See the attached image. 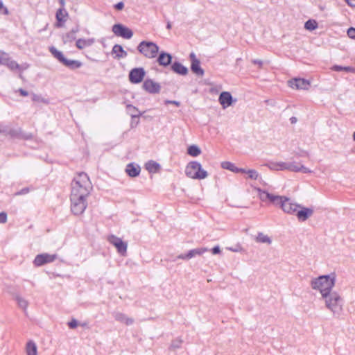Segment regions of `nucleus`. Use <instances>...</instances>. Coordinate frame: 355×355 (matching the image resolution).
I'll return each mask as SVG.
<instances>
[{
  "mask_svg": "<svg viewBox=\"0 0 355 355\" xmlns=\"http://www.w3.org/2000/svg\"><path fill=\"white\" fill-rule=\"evenodd\" d=\"M336 279V273L331 272L329 275H320L316 278H313L310 284L313 290L320 291L322 297H326L329 293L333 292L332 289L335 286Z\"/></svg>",
  "mask_w": 355,
  "mask_h": 355,
  "instance_id": "nucleus-1",
  "label": "nucleus"
},
{
  "mask_svg": "<svg viewBox=\"0 0 355 355\" xmlns=\"http://www.w3.org/2000/svg\"><path fill=\"white\" fill-rule=\"evenodd\" d=\"M71 194L88 197L92 190V184L89 176L85 172L78 173L73 179Z\"/></svg>",
  "mask_w": 355,
  "mask_h": 355,
  "instance_id": "nucleus-2",
  "label": "nucleus"
},
{
  "mask_svg": "<svg viewBox=\"0 0 355 355\" xmlns=\"http://www.w3.org/2000/svg\"><path fill=\"white\" fill-rule=\"evenodd\" d=\"M325 302V306L329 309L334 315H339L343 308V299L336 291L329 293L326 297H322Z\"/></svg>",
  "mask_w": 355,
  "mask_h": 355,
  "instance_id": "nucleus-3",
  "label": "nucleus"
},
{
  "mask_svg": "<svg viewBox=\"0 0 355 355\" xmlns=\"http://www.w3.org/2000/svg\"><path fill=\"white\" fill-rule=\"evenodd\" d=\"M87 197L70 194L71 211L75 216L83 214L87 207Z\"/></svg>",
  "mask_w": 355,
  "mask_h": 355,
  "instance_id": "nucleus-4",
  "label": "nucleus"
},
{
  "mask_svg": "<svg viewBox=\"0 0 355 355\" xmlns=\"http://www.w3.org/2000/svg\"><path fill=\"white\" fill-rule=\"evenodd\" d=\"M4 130L5 131L3 132V135L6 137H9L10 139L28 141L32 140L34 138L33 133L25 132L21 128H15L9 125L5 124Z\"/></svg>",
  "mask_w": 355,
  "mask_h": 355,
  "instance_id": "nucleus-5",
  "label": "nucleus"
},
{
  "mask_svg": "<svg viewBox=\"0 0 355 355\" xmlns=\"http://www.w3.org/2000/svg\"><path fill=\"white\" fill-rule=\"evenodd\" d=\"M137 50L147 58H155L159 52V46L153 42L142 41L137 46Z\"/></svg>",
  "mask_w": 355,
  "mask_h": 355,
  "instance_id": "nucleus-6",
  "label": "nucleus"
},
{
  "mask_svg": "<svg viewBox=\"0 0 355 355\" xmlns=\"http://www.w3.org/2000/svg\"><path fill=\"white\" fill-rule=\"evenodd\" d=\"M0 64L7 67L11 71H22L26 67L20 66L17 62L13 60L10 55L3 51H0Z\"/></svg>",
  "mask_w": 355,
  "mask_h": 355,
  "instance_id": "nucleus-7",
  "label": "nucleus"
},
{
  "mask_svg": "<svg viewBox=\"0 0 355 355\" xmlns=\"http://www.w3.org/2000/svg\"><path fill=\"white\" fill-rule=\"evenodd\" d=\"M107 240L116 248L118 253L123 256L125 255L128 248L127 243L114 234L108 236Z\"/></svg>",
  "mask_w": 355,
  "mask_h": 355,
  "instance_id": "nucleus-8",
  "label": "nucleus"
},
{
  "mask_svg": "<svg viewBox=\"0 0 355 355\" xmlns=\"http://www.w3.org/2000/svg\"><path fill=\"white\" fill-rule=\"evenodd\" d=\"M112 31L115 35L125 39H130L133 35V32L121 24H114Z\"/></svg>",
  "mask_w": 355,
  "mask_h": 355,
  "instance_id": "nucleus-9",
  "label": "nucleus"
},
{
  "mask_svg": "<svg viewBox=\"0 0 355 355\" xmlns=\"http://www.w3.org/2000/svg\"><path fill=\"white\" fill-rule=\"evenodd\" d=\"M57 258V254H50L48 253H42L37 254L34 260H33V264L36 267L42 266L44 264L51 263L54 261Z\"/></svg>",
  "mask_w": 355,
  "mask_h": 355,
  "instance_id": "nucleus-10",
  "label": "nucleus"
},
{
  "mask_svg": "<svg viewBox=\"0 0 355 355\" xmlns=\"http://www.w3.org/2000/svg\"><path fill=\"white\" fill-rule=\"evenodd\" d=\"M146 75L145 70L142 67L134 68L129 73V80L132 83H141Z\"/></svg>",
  "mask_w": 355,
  "mask_h": 355,
  "instance_id": "nucleus-11",
  "label": "nucleus"
},
{
  "mask_svg": "<svg viewBox=\"0 0 355 355\" xmlns=\"http://www.w3.org/2000/svg\"><path fill=\"white\" fill-rule=\"evenodd\" d=\"M298 207H300V205L293 203L290 198L286 196L281 206V208L284 212L290 214H295Z\"/></svg>",
  "mask_w": 355,
  "mask_h": 355,
  "instance_id": "nucleus-12",
  "label": "nucleus"
},
{
  "mask_svg": "<svg viewBox=\"0 0 355 355\" xmlns=\"http://www.w3.org/2000/svg\"><path fill=\"white\" fill-rule=\"evenodd\" d=\"M191 64V69L197 76H202L204 75V70L200 67V62L196 58L194 53H191L189 55Z\"/></svg>",
  "mask_w": 355,
  "mask_h": 355,
  "instance_id": "nucleus-13",
  "label": "nucleus"
},
{
  "mask_svg": "<svg viewBox=\"0 0 355 355\" xmlns=\"http://www.w3.org/2000/svg\"><path fill=\"white\" fill-rule=\"evenodd\" d=\"M208 250L206 248H198L190 250L186 254H180L177 257V259H182V260H189L196 256H200L204 252H207Z\"/></svg>",
  "mask_w": 355,
  "mask_h": 355,
  "instance_id": "nucleus-14",
  "label": "nucleus"
},
{
  "mask_svg": "<svg viewBox=\"0 0 355 355\" xmlns=\"http://www.w3.org/2000/svg\"><path fill=\"white\" fill-rule=\"evenodd\" d=\"M288 85L291 87L297 89H308L310 83L303 78H294L288 81Z\"/></svg>",
  "mask_w": 355,
  "mask_h": 355,
  "instance_id": "nucleus-15",
  "label": "nucleus"
},
{
  "mask_svg": "<svg viewBox=\"0 0 355 355\" xmlns=\"http://www.w3.org/2000/svg\"><path fill=\"white\" fill-rule=\"evenodd\" d=\"M300 209H297L295 214L299 221H305L313 214V209L312 208L304 207L300 205L299 207Z\"/></svg>",
  "mask_w": 355,
  "mask_h": 355,
  "instance_id": "nucleus-16",
  "label": "nucleus"
},
{
  "mask_svg": "<svg viewBox=\"0 0 355 355\" xmlns=\"http://www.w3.org/2000/svg\"><path fill=\"white\" fill-rule=\"evenodd\" d=\"M236 101V100L233 99L232 96L228 92H223L219 96V102L223 109H226Z\"/></svg>",
  "mask_w": 355,
  "mask_h": 355,
  "instance_id": "nucleus-17",
  "label": "nucleus"
},
{
  "mask_svg": "<svg viewBox=\"0 0 355 355\" xmlns=\"http://www.w3.org/2000/svg\"><path fill=\"white\" fill-rule=\"evenodd\" d=\"M143 88L149 93L156 94L159 92L161 87L153 80L147 79L143 83Z\"/></svg>",
  "mask_w": 355,
  "mask_h": 355,
  "instance_id": "nucleus-18",
  "label": "nucleus"
},
{
  "mask_svg": "<svg viewBox=\"0 0 355 355\" xmlns=\"http://www.w3.org/2000/svg\"><path fill=\"white\" fill-rule=\"evenodd\" d=\"M140 171V166L137 164H135L133 162L128 164L125 168L126 173L131 178H136L139 176Z\"/></svg>",
  "mask_w": 355,
  "mask_h": 355,
  "instance_id": "nucleus-19",
  "label": "nucleus"
},
{
  "mask_svg": "<svg viewBox=\"0 0 355 355\" xmlns=\"http://www.w3.org/2000/svg\"><path fill=\"white\" fill-rule=\"evenodd\" d=\"M172 60V55L170 53L164 51H161L158 58L157 62L160 66L167 67L171 64Z\"/></svg>",
  "mask_w": 355,
  "mask_h": 355,
  "instance_id": "nucleus-20",
  "label": "nucleus"
},
{
  "mask_svg": "<svg viewBox=\"0 0 355 355\" xmlns=\"http://www.w3.org/2000/svg\"><path fill=\"white\" fill-rule=\"evenodd\" d=\"M112 315L116 321L124 323L126 325H131L134 322V320L132 318L127 317L121 312L114 311L112 313Z\"/></svg>",
  "mask_w": 355,
  "mask_h": 355,
  "instance_id": "nucleus-21",
  "label": "nucleus"
},
{
  "mask_svg": "<svg viewBox=\"0 0 355 355\" xmlns=\"http://www.w3.org/2000/svg\"><path fill=\"white\" fill-rule=\"evenodd\" d=\"M288 171L293 172H302L303 173H311L312 171L300 163L289 162Z\"/></svg>",
  "mask_w": 355,
  "mask_h": 355,
  "instance_id": "nucleus-22",
  "label": "nucleus"
},
{
  "mask_svg": "<svg viewBox=\"0 0 355 355\" xmlns=\"http://www.w3.org/2000/svg\"><path fill=\"white\" fill-rule=\"evenodd\" d=\"M221 167L224 169H227V170H229L232 172H234V173H245L246 172V169L245 168H238L236 167L234 164L230 162H223L221 163Z\"/></svg>",
  "mask_w": 355,
  "mask_h": 355,
  "instance_id": "nucleus-23",
  "label": "nucleus"
},
{
  "mask_svg": "<svg viewBox=\"0 0 355 355\" xmlns=\"http://www.w3.org/2000/svg\"><path fill=\"white\" fill-rule=\"evenodd\" d=\"M171 69L177 74L186 76L188 73L187 67H184L179 62H174L171 65Z\"/></svg>",
  "mask_w": 355,
  "mask_h": 355,
  "instance_id": "nucleus-24",
  "label": "nucleus"
},
{
  "mask_svg": "<svg viewBox=\"0 0 355 355\" xmlns=\"http://www.w3.org/2000/svg\"><path fill=\"white\" fill-rule=\"evenodd\" d=\"M146 112H138L137 114H132L131 115V121H130V128H136L139 123V119L140 118H143L144 119H148V118H151L149 116L145 115Z\"/></svg>",
  "mask_w": 355,
  "mask_h": 355,
  "instance_id": "nucleus-25",
  "label": "nucleus"
},
{
  "mask_svg": "<svg viewBox=\"0 0 355 355\" xmlns=\"http://www.w3.org/2000/svg\"><path fill=\"white\" fill-rule=\"evenodd\" d=\"M193 166L198 167V169L192 176V179L202 180L208 176L207 172L202 168L200 164H193Z\"/></svg>",
  "mask_w": 355,
  "mask_h": 355,
  "instance_id": "nucleus-26",
  "label": "nucleus"
},
{
  "mask_svg": "<svg viewBox=\"0 0 355 355\" xmlns=\"http://www.w3.org/2000/svg\"><path fill=\"white\" fill-rule=\"evenodd\" d=\"M94 42V38L78 39L76 40V46L78 49L82 50L86 47L92 46Z\"/></svg>",
  "mask_w": 355,
  "mask_h": 355,
  "instance_id": "nucleus-27",
  "label": "nucleus"
},
{
  "mask_svg": "<svg viewBox=\"0 0 355 355\" xmlns=\"http://www.w3.org/2000/svg\"><path fill=\"white\" fill-rule=\"evenodd\" d=\"M112 54H115L114 58L118 60L125 58L128 55L127 52L119 44L114 45L112 49Z\"/></svg>",
  "mask_w": 355,
  "mask_h": 355,
  "instance_id": "nucleus-28",
  "label": "nucleus"
},
{
  "mask_svg": "<svg viewBox=\"0 0 355 355\" xmlns=\"http://www.w3.org/2000/svg\"><path fill=\"white\" fill-rule=\"evenodd\" d=\"M78 32V28H73L71 31H70L69 33H66L62 37V41L64 44L68 42H71L74 41L76 38V34Z\"/></svg>",
  "mask_w": 355,
  "mask_h": 355,
  "instance_id": "nucleus-29",
  "label": "nucleus"
},
{
  "mask_svg": "<svg viewBox=\"0 0 355 355\" xmlns=\"http://www.w3.org/2000/svg\"><path fill=\"white\" fill-rule=\"evenodd\" d=\"M62 64L71 69H78L82 66V63L80 61L74 60H68L66 58L64 62H62Z\"/></svg>",
  "mask_w": 355,
  "mask_h": 355,
  "instance_id": "nucleus-30",
  "label": "nucleus"
},
{
  "mask_svg": "<svg viewBox=\"0 0 355 355\" xmlns=\"http://www.w3.org/2000/svg\"><path fill=\"white\" fill-rule=\"evenodd\" d=\"M26 351L27 355H37V348L36 344L33 340H29L26 343Z\"/></svg>",
  "mask_w": 355,
  "mask_h": 355,
  "instance_id": "nucleus-31",
  "label": "nucleus"
},
{
  "mask_svg": "<svg viewBox=\"0 0 355 355\" xmlns=\"http://www.w3.org/2000/svg\"><path fill=\"white\" fill-rule=\"evenodd\" d=\"M193 164H200L197 161H192V162H190L186 168H185V174L187 177L190 178H192V176H193V174H194V171H197L198 169V167L196 166H193Z\"/></svg>",
  "mask_w": 355,
  "mask_h": 355,
  "instance_id": "nucleus-32",
  "label": "nucleus"
},
{
  "mask_svg": "<svg viewBox=\"0 0 355 355\" xmlns=\"http://www.w3.org/2000/svg\"><path fill=\"white\" fill-rule=\"evenodd\" d=\"M284 198L285 196L274 195L271 193L268 199V202L275 206H279L281 207Z\"/></svg>",
  "mask_w": 355,
  "mask_h": 355,
  "instance_id": "nucleus-33",
  "label": "nucleus"
},
{
  "mask_svg": "<svg viewBox=\"0 0 355 355\" xmlns=\"http://www.w3.org/2000/svg\"><path fill=\"white\" fill-rule=\"evenodd\" d=\"M146 168L150 173H155L158 171L160 168V164L153 160L148 161L146 165Z\"/></svg>",
  "mask_w": 355,
  "mask_h": 355,
  "instance_id": "nucleus-34",
  "label": "nucleus"
},
{
  "mask_svg": "<svg viewBox=\"0 0 355 355\" xmlns=\"http://www.w3.org/2000/svg\"><path fill=\"white\" fill-rule=\"evenodd\" d=\"M49 51L51 53L54 58H55L60 62L62 64L65 58L61 51H58L54 46H51L49 48Z\"/></svg>",
  "mask_w": 355,
  "mask_h": 355,
  "instance_id": "nucleus-35",
  "label": "nucleus"
},
{
  "mask_svg": "<svg viewBox=\"0 0 355 355\" xmlns=\"http://www.w3.org/2000/svg\"><path fill=\"white\" fill-rule=\"evenodd\" d=\"M201 149L196 145H191L187 148V153L192 157H197L201 154Z\"/></svg>",
  "mask_w": 355,
  "mask_h": 355,
  "instance_id": "nucleus-36",
  "label": "nucleus"
},
{
  "mask_svg": "<svg viewBox=\"0 0 355 355\" xmlns=\"http://www.w3.org/2000/svg\"><path fill=\"white\" fill-rule=\"evenodd\" d=\"M256 190L258 192L259 198L262 202L268 201V199L271 195L268 191L261 189L260 188H257Z\"/></svg>",
  "mask_w": 355,
  "mask_h": 355,
  "instance_id": "nucleus-37",
  "label": "nucleus"
},
{
  "mask_svg": "<svg viewBox=\"0 0 355 355\" xmlns=\"http://www.w3.org/2000/svg\"><path fill=\"white\" fill-rule=\"evenodd\" d=\"M15 300H16L18 306L26 311L28 304V301L18 295L15 296Z\"/></svg>",
  "mask_w": 355,
  "mask_h": 355,
  "instance_id": "nucleus-38",
  "label": "nucleus"
},
{
  "mask_svg": "<svg viewBox=\"0 0 355 355\" xmlns=\"http://www.w3.org/2000/svg\"><path fill=\"white\" fill-rule=\"evenodd\" d=\"M331 69L335 71H344L347 73H355V68L352 67H342L340 65H334L332 67Z\"/></svg>",
  "mask_w": 355,
  "mask_h": 355,
  "instance_id": "nucleus-39",
  "label": "nucleus"
},
{
  "mask_svg": "<svg viewBox=\"0 0 355 355\" xmlns=\"http://www.w3.org/2000/svg\"><path fill=\"white\" fill-rule=\"evenodd\" d=\"M67 16V12L62 8L58 10L56 12V19L58 22L65 21V17Z\"/></svg>",
  "mask_w": 355,
  "mask_h": 355,
  "instance_id": "nucleus-40",
  "label": "nucleus"
},
{
  "mask_svg": "<svg viewBox=\"0 0 355 355\" xmlns=\"http://www.w3.org/2000/svg\"><path fill=\"white\" fill-rule=\"evenodd\" d=\"M256 241L261 243H271V239L267 235H264L262 232L258 233Z\"/></svg>",
  "mask_w": 355,
  "mask_h": 355,
  "instance_id": "nucleus-41",
  "label": "nucleus"
},
{
  "mask_svg": "<svg viewBox=\"0 0 355 355\" xmlns=\"http://www.w3.org/2000/svg\"><path fill=\"white\" fill-rule=\"evenodd\" d=\"M304 28L309 31H313L318 28V23L314 19H309L305 22Z\"/></svg>",
  "mask_w": 355,
  "mask_h": 355,
  "instance_id": "nucleus-42",
  "label": "nucleus"
},
{
  "mask_svg": "<svg viewBox=\"0 0 355 355\" xmlns=\"http://www.w3.org/2000/svg\"><path fill=\"white\" fill-rule=\"evenodd\" d=\"M182 340L180 338H176L171 341L169 347L170 350H175L181 347Z\"/></svg>",
  "mask_w": 355,
  "mask_h": 355,
  "instance_id": "nucleus-43",
  "label": "nucleus"
},
{
  "mask_svg": "<svg viewBox=\"0 0 355 355\" xmlns=\"http://www.w3.org/2000/svg\"><path fill=\"white\" fill-rule=\"evenodd\" d=\"M245 173H248V178L252 180H257L259 178V173L254 169L246 170V172Z\"/></svg>",
  "mask_w": 355,
  "mask_h": 355,
  "instance_id": "nucleus-44",
  "label": "nucleus"
},
{
  "mask_svg": "<svg viewBox=\"0 0 355 355\" xmlns=\"http://www.w3.org/2000/svg\"><path fill=\"white\" fill-rule=\"evenodd\" d=\"M33 189V187H24V188L21 189V190L17 191L15 193V196L25 195V194L29 193Z\"/></svg>",
  "mask_w": 355,
  "mask_h": 355,
  "instance_id": "nucleus-45",
  "label": "nucleus"
},
{
  "mask_svg": "<svg viewBox=\"0 0 355 355\" xmlns=\"http://www.w3.org/2000/svg\"><path fill=\"white\" fill-rule=\"evenodd\" d=\"M78 324H79V323H78V320H76L75 318H72L67 323V325H68L69 328L71 329H76L78 327Z\"/></svg>",
  "mask_w": 355,
  "mask_h": 355,
  "instance_id": "nucleus-46",
  "label": "nucleus"
},
{
  "mask_svg": "<svg viewBox=\"0 0 355 355\" xmlns=\"http://www.w3.org/2000/svg\"><path fill=\"white\" fill-rule=\"evenodd\" d=\"M279 170H288L289 162H278Z\"/></svg>",
  "mask_w": 355,
  "mask_h": 355,
  "instance_id": "nucleus-47",
  "label": "nucleus"
},
{
  "mask_svg": "<svg viewBox=\"0 0 355 355\" xmlns=\"http://www.w3.org/2000/svg\"><path fill=\"white\" fill-rule=\"evenodd\" d=\"M266 166L271 170H279L278 162H270Z\"/></svg>",
  "mask_w": 355,
  "mask_h": 355,
  "instance_id": "nucleus-48",
  "label": "nucleus"
},
{
  "mask_svg": "<svg viewBox=\"0 0 355 355\" xmlns=\"http://www.w3.org/2000/svg\"><path fill=\"white\" fill-rule=\"evenodd\" d=\"M347 35L352 39H355V28L350 27L347 30Z\"/></svg>",
  "mask_w": 355,
  "mask_h": 355,
  "instance_id": "nucleus-49",
  "label": "nucleus"
},
{
  "mask_svg": "<svg viewBox=\"0 0 355 355\" xmlns=\"http://www.w3.org/2000/svg\"><path fill=\"white\" fill-rule=\"evenodd\" d=\"M7 222V214L4 211L0 213V223H6Z\"/></svg>",
  "mask_w": 355,
  "mask_h": 355,
  "instance_id": "nucleus-50",
  "label": "nucleus"
},
{
  "mask_svg": "<svg viewBox=\"0 0 355 355\" xmlns=\"http://www.w3.org/2000/svg\"><path fill=\"white\" fill-rule=\"evenodd\" d=\"M31 99L33 101H35V102L44 101L43 98L40 96H38L35 94H31Z\"/></svg>",
  "mask_w": 355,
  "mask_h": 355,
  "instance_id": "nucleus-51",
  "label": "nucleus"
},
{
  "mask_svg": "<svg viewBox=\"0 0 355 355\" xmlns=\"http://www.w3.org/2000/svg\"><path fill=\"white\" fill-rule=\"evenodd\" d=\"M0 12L4 14V15H8V9L3 6V3L2 2L1 0H0Z\"/></svg>",
  "mask_w": 355,
  "mask_h": 355,
  "instance_id": "nucleus-52",
  "label": "nucleus"
},
{
  "mask_svg": "<svg viewBox=\"0 0 355 355\" xmlns=\"http://www.w3.org/2000/svg\"><path fill=\"white\" fill-rule=\"evenodd\" d=\"M213 254H218L221 252V250L219 245H216L211 250Z\"/></svg>",
  "mask_w": 355,
  "mask_h": 355,
  "instance_id": "nucleus-53",
  "label": "nucleus"
},
{
  "mask_svg": "<svg viewBox=\"0 0 355 355\" xmlns=\"http://www.w3.org/2000/svg\"><path fill=\"white\" fill-rule=\"evenodd\" d=\"M124 8V3L122 1H120L114 5V8L118 10H121Z\"/></svg>",
  "mask_w": 355,
  "mask_h": 355,
  "instance_id": "nucleus-54",
  "label": "nucleus"
},
{
  "mask_svg": "<svg viewBox=\"0 0 355 355\" xmlns=\"http://www.w3.org/2000/svg\"><path fill=\"white\" fill-rule=\"evenodd\" d=\"M252 62L254 64H258L259 68L262 67L263 62L261 60H252Z\"/></svg>",
  "mask_w": 355,
  "mask_h": 355,
  "instance_id": "nucleus-55",
  "label": "nucleus"
},
{
  "mask_svg": "<svg viewBox=\"0 0 355 355\" xmlns=\"http://www.w3.org/2000/svg\"><path fill=\"white\" fill-rule=\"evenodd\" d=\"M18 92L20 93L21 96H27L28 95V92L23 89H19Z\"/></svg>",
  "mask_w": 355,
  "mask_h": 355,
  "instance_id": "nucleus-56",
  "label": "nucleus"
},
{
  "mask_svg": "<svg viewBox=\"0 0 355 355\" xmlns=\"http://www.w3.org/2000/svg\"><path fill=\"white\" fill-rule=\"evenodd\" d=\"M347 4L350 6H355V0H345Z\"/></svg>",
  "mask_w": 355,
  "mask_h": 355,
  "instance_id": "nucleus-57",
  "label": "nucleus"
},
{
  "mask_svg": "<svg viewBox=\"0 0 355 355\" xmlns=\"http://www.w3.org/2000/svg\"><path fill=\"white\" fill-rule=\"evenodd\" d=\"M5 124L0 122V134L3 135Z\"/></svg>",
  "mask_w": 355,
  "mask_h": 355,
  "instance_id": "nucleus-58",
  "label": "nucleus"
},
{
  "mask_svg": "<svg viewBox=\"0 0 355 355\" xmlns=\"http://www.w3.org/2000/svg\"><path fill=\"white\" fill-rule=\"evenodd\" d=\"M166 103H172V104H175V105H176L177 106H179V105H180V102H178V101H166Z\"/></svg>",
  "mask_w": 355,
  "mask_h": 355,
  "instance_id": "nucleus-59",
  "label": "nucleus"
},
{
  "mask_svg": "<svg viewBox=\"0 0 355 355\" xmlns=\"http://www.w3.org/2000/svg\"><path fill=\"white\" fill-rule=\"evenodd\" d=\"M88 324H89L88 322H82V323H79V325H80L81 327H86V328L89 329Z\"/></svg>",
  "mask_w": 355,
  "mask_h": 355,
  "instance_id": "nucleus-60",
  "label": "nucleus"
},
{
  "mask_svg": "<svg viewBox=\"0 0 355 355\" xmlns=\"http://www.w3.org/2000/svg\"><path fill=\"white\" fill-rule=\"evenodd\" d=\"M290 121H291V123L292 124L293 123H295L297 122V118L295 117V116H292L291 119H290Z\"/></svg>",
  "mask_w": 355,
  "mask_h": 355,
  "instance_id": "nucleus-61",
  "label": "nucleus"
},
{
  "mask_svg": "<svg viewBox=\"0 0 355 355\" xmlns=\"http://www.w3.org/2000/svg\"><path fill=\"white\" fill-rule=\"evenodd\" d=\"M166 28L168 30H170L171 28V23L170 21H168L167 25H166Z\"/></svg>",
  "mask_w": 355,
  "mask_h": 355,
  "instance_id": "nucleus-62",
  "label": "nucleus"
},
{
  "mask_svg": "<svg viewBox=\"0 0 355 355\" xmlns=\"http://www.w3.org/2000/svg\"><path fill=\"white\" fill-rule=\"evenodd\" d=\"M60 5L62 7L64 6V0H59Z\"/></svg>",
  "mask_w": 355,
  "mask_h": 355,
  "instance_id": "nucleus-63",
  "label": "nucleus"
}]
</instances>
